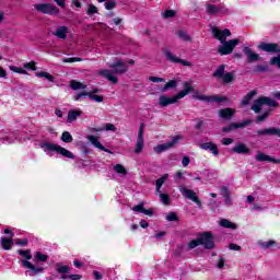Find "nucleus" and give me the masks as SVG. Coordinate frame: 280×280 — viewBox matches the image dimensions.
Instances as JSON below:
<instances>
[{"instance_id": "bb28decb", "label": "nucleus", "mask_w": 280, "mask_h": 280, "mask_svg": "<svg viewBox=\"0 0 280 280\" xmlns=\"http://www.w3.org/2000/svg\"><path fill=\"white\" fill-rule=\"evenodd\" d=\"M255 95H257V90H254V91H250L249 93H247V95H245L243 97V100L241 101V105L248 106L250 104V101L253 100V97H255Z\"/></svg>"}, {"instance_id": "13d9d810", "label": "nucleus", "mask_w": 280, "mask_h": 280, "mask_svg": "<svg viewBox=\"0 0 280 280\" xmlns=\"http://www.w3.org/2000/svg\"><path fill=\"white\" fill-rule=\"evenodd\" d=\"M144 209H145V208H143V202H141V203L135 206V207L132 208V211H136L137 213H143V210H144Z\"/></svg>"}, {"instance_id": "473e14b6", "label": "nucleus", "mask_w": 280, "mask_h": 280, "mask_svg": "<svg viewBox=\"0 0 280 280\" xmlns=\"http://www.w3.org/2000/svg\"><path fill=\"white\" fill-rule=\"evenodd\" d=\"M69 270H71V269L69 268V266H65V265H62V264H60V262H58V264L56 265V271H57L59 275H67V273L69 272Z\"/></svg>"}, {"instance_id": "5fc2aeb1", "label": "nucleus", "mask_w": 280, "mask_h": 280, "mask_svg": "<svg viewBox=\"0 0 280 280\" xmlns=\"http://www.w3.org/2000/svg\"><path fill=\"white\" fill-rule=\"evenodd\" d=\"M62 62H82V58L80 57L63 58Z\"/></svg>"}, {"instance_id": "338daca9", "label": "nucleus", "mask_w": 280, "mask_h": 280, "mask_svg": "<svg viewBox=\"0 0 280 280\" xmlns=\"http://www.w3.org/2000/svg\"><path fill=\"white\" fill-rule=\"evenodd\" d=\"M105 130L112 131V132H117V127H115V125H113V124H107L105 126Z\"/></svg>"}, {"instance_id": "6e6552de", "label": "nucleus", "mask_w": 280, "mask_h": 280, "mask_svg": "<svg viewBox=\"0 0 280 280\" xmlns=\"http://www.w3.org/2000/svg\"><path fill=\"white\" fill-rule=\"evenodd\" d=\"M162 54L165 56L166 60H168V62H172L173 65H182L183 67H194V63L178 58L176 55L172 54V50H170L168 48H162Z\"/></svg>"}, {"instance_id": "a19ab883", "label": "nucleus", "mask_w": 280, "mask_h": 280, "mask_svg": "<svg viewBox=\"0 0 280 280\" xmlns=\"http://www.w3.org/2000/svg\"><path fill=\"white\" fill-rule=\"evenodd\" d=\"M88 95H89L88 97L90 100H92L93 102H97L98 104L104 102V96H102V95H97V94H93V93H89Z\"/></svg>"}, {"instance_id": "f8f14e48", "label": "nucleus", "mask_w": 280, "mask_h": 280, "mask_svg": "<svg viewBox=\"0 0 280 280\" xmlns=\"http://www.w3.org/2000/svg\"><path fill=\"white\" fill-rule=\"evenodd\" d=\"M23 268H27L25 275L28 277H36V275H40V272L45 271V268L43 267H36L28 260H22Z\"/></svg>"}, {"instance_id": "3c124183", "label": "nucleus", "mask_w": 280, "mask_h": 280, "mask_svg": "<svg viewBox=\"0 0 280 280\" xmlns=\"http://www.w3.org/2000/svg\"><path fill=\"white\" fill-rule=\"evenodd\" d=\"M97 12H98L97 7H95L94 4H90L86 10V14L89 16H92V14H97Z\"/></svg>"}, {"instance_id": "aec40b11", "label": "nucleus", "mask_w": 280, "mask_h": 280, "mask_svg": "<svg viewBox=\"0 0 280 280\" xmlns=\"http://www.w3.org/2000/svg\"><path fill=\"white\" fill-rule=\"evenodd\" d=\"M235 113L236 110L234 108L226 107L219 110V117H221V119H225L226 121H231V119H233L235 116Z\"/></svg>"}, {"instance_id": "680f3d73", "label": "nucleus", "mask_w": 280, "mask_h": 280, "mask_svg": "<svg viewBox=\"0 0 280 280\" xmlns=\"http://www.w3.org/2000/svg\"><path fill=\"white\" fill-rule=\"evenodd\" d=\"M16 246H27L30 244V241L27 238L24 240H18L15 241Z\"/></svg>"}, {"instance_id": "7ed1b4c3", "label": "nucleus", "mask_w": 280, "mask_h": 280, "mask_svg": "<svg viewBox=\"0 0 280 280\" xmlns=\"http://www.w3.org/2000/svg\"><path fill=\"white\" fill-rule=\"evenodd\" d=\"M192 91H194V88L191 86V84L189 82H185L184 90L178 92L176 94V96L171 98L165 95H161L159 97V104H160V106H163V107L170 106V104H176V102H178V100H183V97H185L186 95H189V93H191Z\"/></svg>"}, {"instance_id": "5701e85b", "label": "nucleus", "mask_w": 280, "mask_h": 280, "mask_svg": "<svg viewBox=\"0 0 280 280\" xmlns=\"http://www.w3.org/2000/svg\"><path fill=\"white\" fill-rule=\"evenodd\" d=\"M221 191L224 198V205H226V207H231L233 205V200L231 199V191H229V187L223 186Z\"/></svg>"}, {"instance_id": "58836bf2", "label": "nucleus", "mask_w": 280, "mask_h": 280, "mask_svg": "<svg viewBox=\"0 0 280 280\" xmlns=\"http://www.w3.org/2000/svg\"><path fill=\"white\" fill-rule=\"evenodd\" d=\"M258 244L259 246H261V248H265V249L270 248L271 246H277V242L273 240H270L268 242H259Z\"/></svg>"}, {"instance_id": "b1692460", "label": "nucleus", "mask_w": 280, "mask_h": 280, "mask_svg": "<svg viewBox=\"0 0 280 280\" xmlns=\"http://www.w3.org/2000/svg\"><path fill=\"white\" fill-rule=\"evenodd\" d=\"M52 34L54 36H57V38H61L62 40H65L67 38V34H69V27L59 26Z\"/></svg>"}, {"instance_id": "4468645a", "label": "nucleus", "mask_w": 280, "mask_h": 280, "mask_svg": "<svg viewBox=\"0 0 280 280\" xmlns=\"http://www.w3.org/2000/svg\"><path fill=\"white\" fill-rule=\"evenodd\" d=\"M179 191L182 196H184L188 200H192V202H195L198 207H202V202L200 201L198 196H196V192L194 190L179 186Z\"/></svg>"}, {"instance_id": "e2e57ef3", "label": "nucleus", "mask_w": 280, "mask_h": 280, "mask_svg": "<svg viewBox=\"0 0 280 280\" xmlns=\"http://www.w3.org/2000/svg\"><path fill=\"white\" fill-rule=\"evenodd\" d=\"M145 128V124L141 122L140 124V129L138 131V139H143V130Z\"/></svg>"}, {"instance_id": "8fccbe9b", "label": "nucleus", "mask_w": 280, "mask_h": 280, "mask_svg": "<svg viewBox=\"0 0 280 280\" xmlns=\"http://www.w3.org/2000/svg\"><path fill=\"white\" fill-rule=\"evenodd\" d=\"M35 258L37 261H47V259H49V256L40 253V252H37L36 255H35Z\"/></svg>"}, {"instance_id": "20e7f679", "label": "nucleus", "mask_w": 280, "mask_h": 280, "mask_svg": "<svg viewBox=\"0 0 280 280\" xmlns=\"http://www.w3.org/2000/svg\"><path fill=\"white\" fill-rule=\"evenodd\" d=\"M226 65L218 66L217 70L213 72L212 77L218 78V80H222L223 84H231V82H235V72H225Z\"/></svg>"}, {"instance_id": "f3484780", "label": "nucleus", "mask_w": 280, "mask_h": 280, "mask_svg": "<svg viewBox=\"0 0 280 280\" xmlns=\"http://www.w3.org/2000/svg\"><path fill=\"white\" fill-rule=\"evenodd\" d=\"M255 160L258 162V163H264V162H267V163H275V164H279L280 163V160L279 159H275L261 151H257V154L255 156Z\"/></svg>"}, {"instance_id": "f03ea898", "label": "nucleus", "mask_w": 280, "mask_h": 280, "mask_svg": "<svg viewBox=\"0 0 280 280\" xmlns=\"http://www.w3.org/2000/svg\"><path fill=\"white\" fill-rule=\"evenodd\" d=\"M39 148H42V150H44V152L47 153L48 156H54V153H56L60 154L61 156H65V159H75V155H73L71 151L56 143L42 142L39 143Z\"/></svg>"}, {"instance_id": "4c0bfd02", "label": "nucleus", "mask_w": 280, "mask_h": 280, "mask_svg": "<svg viewBox=\"0 0 280 280\" xmlns=\"http://www.w3.org/2000/svg\"><path fill=\"white\" fill-rule=\"evenodd\" d=\"M141 152H143V139H137L136 142V149H135V153L136 154H141Z\"/></svg>"}, {"instance_id": "7c9ffc66", "label": "nucleus", "mask_w": 280, "mask_h": 280, "mask_svg": "<svg viewBox=\"0 0 280 280\" xmlns=\"http://www.w3.org/2000/svg\"><path fill=\"white\" fill-rule=\"evenodd\" d=\"M206 12H207V14H209L210 16H215V14H219L218 5H214V4H207V5H206Z\"/></svg>"}, {"instance_id": "e433bc0d", "label": "nucleus", "mask_w": 280, "mask_h": 280, "mask_svg": "<svg viewBox=\"0 0 280 280\" xmlns=\"http://www.w3.org/2000/svg\"><path fill=\"white\" fill-rule=\"evenodd\" d=\"M198 246H201L199 236L188 243V250H194V248H198Z\"/></svg>"}, {"instance_id": "c03bdc74", "label": "nucleus", "mask_w": 280, "mask_h": 280, "mask_svg": "<svg viewBox=\"0 0 280 280\" xmlns=\"http://www.w3.org/2000/svg\"><path fill=\"white\" fill-rule=\"evenodd\" d=\"M9 69H10V71H13L14 73H22L24 75H27V71L23 68H19L16 66H10Z\"/></svg>"}, {"instance_id": "2eb2a0df", "label": "nucleus", "mask_w": 280, "mask_h": 280, "mask_svg": "<svg viewBox=\"0 0 280 280\" xmlns=\"http://www.w3.org/2000/svg\"><path fill=\"white\" fill-rule=\"evenodd\" d=\"M243 54L246 56L247 58V62L253 63V62H259V60H261V56H259V54H256L255 51H253V48L245 46L243 48Z\"/></svg>"}, {"instance_id": "dca6fc26", "label": "nucleus", "mask_w": 280, "mask_h": 280, "mask_svg": "<svg viewBox=\"0 0 280 280\" xmlns=\"http://www.w3.org/2000/svg\"><path fill=\"white\" fill-rule=\"evenodd\" d=\"M256 135H258V137H279L280 138V128L270 127L266 129H260L256 131Z\"/></svg>"}, {"instance_id": "72a5a7b5", "label": "nucleus", "mask_w": 280, "mask_h": 280, "mask_svg": "<svg viewBox=\"0 0 280 280\" xmlns=\"http://www.w3.org/2000/svg\"><path fill=\"white\" fill-rule=\"evenodd\" d=\"M269 71L268 65H257L254 68V73H266Z\"/></svg>"}, {"instance_id": "ea45409f", "label": "nucleus", "mask_w": 280, "mask_h": 280, "mask_svg": "<svg viewBox=\"0 0 280 280\" xmlns=\"http://www.w3.org/2000/svg\"><path fill=\"white\" fill-rule=\"evenodd\" d=\"M114 171L117 173V174H122L124 176H126L128 174V172L126 171V167H124V165L121 164H116L114 166Z\"/></svg>"}, {"instance_id": "6e6d98bb", "label": "nucleus", "mask_w": 280, "mask_h": 280, "mask_svg": "<svg viewBox=\"0 0 280 280\" xmlns=\"http://www.w3.org/2000/svg\"><path fill=\"white\" fill-rule=\"evenodd\" d=\"M82 97H89L88 92H80L79 94L73 96L74 102H79V100H82Z\"/></svg>"}, {"instance_id": "79ce46f5", "label": "nucleus", "mask_w": 280, "mask_h": 280, "mask_svg": "<svg viewBox=\"0 0 280 280\" xmlns=\"http://www.w3.org/2000/svg\"><path fill=\"white\" fill-rule=\"evenodd\" d=\"M18 253L21 255V257H25L27 260L32 259V250L31 249H19Z\"/></svg>"}, {"instance_id": "f257e3e1", "label": "nucleus", "mask_w": 280, "mask_h": 280, "mask_svg": "<svg viewBox=\"0 0 280 280\" xmlns=\"http://www.w3.org/2000/svg\"><path fill=\"white\" fill-rule=\"evenodd\" d=\"M108 67L109 69H113V71L100 70L98 75H102V78H105L108 82H112V84H117L119 82V79H117L116 75H124V73H128V66L121 59L115 60Z\"/></svg>"}, {"instance_id": "a878e982", "label": "nucleus", "mask_w": 280, "mask_h": 280, "mask_svg": "<svg viewBox=\"0 0 280 280\" xmlns=\"http://www.w3.org/2000/svg\"><path fill=\"white\" fill-rule=\"evenodd\" d=\"M78 117H82V112L80 110H69L67 124H73V121L78 120Z\"/></svg>"}, {"instance_id": "de8ad7c7", "label": "nucleus", "mask_w": 280, "mask_h": 280, "mask_svg": "<svg viewBox=\"0 0 280 280\" xmlns=\"http://www.w3.org/2000/svg\"><path fill=\"white\" fill-rule=\"evenodd\" d=\"M166 221L167 222H178V215L176 214V212H170L166 215Z\"/></svg>"}, {"instance_id": "39448f33", "label": "nucleus", "mask_w": 280, "mask_h": 280, "mask_svg": "<svg viewBox=\"0 0 280 280\" xmlns=\"http://www.w3.org/2000/svg\"><path fill=\"white\" fill-rule=\"evenodd\" d=\"M219 40L221 43V46L218 48V54H220V56H229L230 54H233V49L240 45V39L226 40L222 37H219Z\"/></svg>"}, {"instance_id": "ddd939ff", "label": "nucleus", "mask_w": 280, "mask_h": 280, "mask_svg": "<svg viewBox=\"0 0 280 280\" xmlns=\"http://www.w3.org/2000/svg\"><path fill=\"white\" fill-rule=\"evenodd\" d=\"M178 141H180V137L178 136L173 137L171 141L166 143L158 144L154 148V152H156V154H161L162 152H166V150H172V148H174V145H176Z\"/></svg>"}, {"instance_id": "c85d7f7f", "label": "nucleus", "mask_w": 280, "mask_h": 280, "mask_svg": "<svg viewBox=\"0 0 280 280\" xmlns=\"http://www.w3.org/2000/svg\"><path fill=\"white\" fill-rule=\"evenodd\" d=\"M86 139L94 145V148H97L98 150H106L105 147L101 142L97 141V137L95 136H88Z\"/></svg>"}, {"instance_id": "864d4df0", "label": "nucleus", "mask_w": 280, "mask_h": 280, "mask_svg": "<svg viewBox=\"0 0 280 280\" xmlns=\"http://www.w3.org/2000/svg\"><path fill=\"white\" fill-rule=\"evenodd\" d=\"M178 36L179 38H182V40H186L187 43L191 40V37L187 35V33H185L184 31H179Z\"/></svg>"}, {"instance_id": "c756f323", "label": "nucleus", "mask_w": 280, "mask_h": 280, "mask_svg": "<svg viewBox=\"0 0 280 280\" xmlns=\"http://www.w3.org/2000/svg\"><path fill=\"white\" fill-rule=\"evenodd\" d=\"M70 89H72V91H80L86 89V85L80 81L72 80L70 81Z\"/></svg>"}, {"instance_id": "603ef678", "label": "nucleus", "mask_w": 280, "mask_h": 280, "mask_svg": "<svg viewBox=\"0 0 280 280\" xmlns=\"http://www.w3.org/2000/svg\"><path fill=\"white\" fill-rule=\"evenodd\" d=\"M115 8H117V2L116 1H114V0L108 1L107 0V2H105V9L106 10H115Z\"/></svg>"}, {"instance_id": "a18cd8bd", "label": "nucleus", "mask_w": 280, "mask_h": 280, "mask_svg": "<svg viewBox=\"0 0 280 280\" xmlns=\"http://www.w3.org/2000/svg\"><path fill=\"white\" fill-rule=\"evenodd\" d=\"M162 16L164 19H174V16H176V11L174 10H166L162 13Z\"/></svg>"}, {"instance_id": "bf43d9fd", "label": "nucleus", "mask_w": 280, "mask_h": 280, "mask_svg": "<svg viewBox=\"0 0 280 280\" xmlns=\"http://www.w3.org/2000/svg\"><path fill=\"white\" fill-rule=\"evenodd\" d=\"M183 248H184L183 245L177 246V248L174 250L173 255L175 257H180L183 255Z\"/></svg>"}, {"instance_id": "09e8293b", "label": "nucleus", "mask_w": 280, "mask_h": 280, "mask_svg": "<svg viewBox=\"0 0 280 280\" xmlns=\"http://www.w3.org/2000/svg\"><path fill=\"white\" fill-rule=\"evenodd\" d=\"M159 198L161 199V202H163V205H170V195L160 192Z\"/></svg>"}, {"instance_id": "9b49d317", "label": "nucleus", "mask_w": 280, "mask_h": 280, "mask_svg": "<svg viewBox=\"0 0 280 280\" xmlns=\"http://www.w3.org/2000/svg\"><path fill=\"white\" fill-rule=\"evenodd\" d=\"M257 47L260 51H266L267 54H280V45L277 43L260 42Z\"/></svg>"}, {"instance_id": "2f4dec72", "label": "nucleus", "mask_w": 280, "mask_h": 280, "mask_svg": "<svg viewBox=\"0 0 280 280\" xmlns=\"http://www.w3.org/2000/svg\"><path fill=\"white\" fill-rule=\"evenodd\" d=\"M220 226H223V229H232L233 231H235V229H237V225H235V223H232L231 221H229L226 219H222L220 221Z\"/></svg>"}, {"instance_id": "37998d69", "label": "nucleus", "mask_w": 280, "mask_h": 280, "mask_svg": "<svg viewBox=\"0 0 280 280\" xmlns=\"http://www.w3.org/2000/svg\"><path fill=\"white\" fill-rule=\"evenodd\" d=\"M37 78H46L49 82H54V75L49 74L48 72H37Z\"/></svg>"}, {"instance_id": "69168bd1", "label": "nucleus", "mask_w": 280, "mask_h": 280, "mask_svg": "<svg viewBox=\"0 0 280 280\" xmlns=\"http://www.w3.org/2000/svg\"><path fill=\"white\" fill-rule=\"evenodd\" d=\"M189 163H191V160L189 159V156L185 155L182 160L183 167H187Z\"/></svg>"}, {"instance_id": "0e129e2a", "label": "nucleus", "mask_w": 280, "mask_h": 280, "mask_svg": "<svg viewBox=\"0 0 280 280\" xmlns=\"http://www.w3.org/2000/svg\"><path fill=\"white\" fill-rule=\"evenodd\" d=\"M235 140H233V138H223L222 140H221V143L223 144V145H231V143H233Z\"/></svg>"}, {"instance_id": "774afa93", "label": "nucleus", "mask_w": 280, "mask_h": 280, "mask_svg": "<svg viewBox=\"0 0 280 280\" xmlns=\"http://www.w3.org/2000/svg\"><path fill=\"white\" fill-rule=\"evenodd\" d=\"M149 80H150V82H156V83L165 82V79L159 78V77H150Z\"/></svg>"}, {"instance_id": "393cba45", "label": "nucleus", "mask_w": 280, "mask_h": 280, "mask_svg": "<svg viewBox=\"0 0 280 280\" xmlns=\"http://www.w3.org/2000/svg\"><path fill=\"white\" fill-rule=\"evenodd\" d=\"M12 244H14V241L12 240V237H10V238L1 237L0 238V245L3 250H12Z\"/></svg>"}, {"instance_id": "4be33fe9", "label": "nucleus", "mask_w": 280, "mask_h": 280, "mask_svg": "<svg viewBox=\"0 0 280 280\" xmlns=\"http://www.w3.org/2000/svg\"><path fill=\"white\" fill-rule=\"evenodd\" d=\"M201 150H209L214 156H218L220 154V151L218 150V145L213 142H205L199 145Z\"/></svg>"}, {"instance_id": "1a4fd4ad", "label": "nucleus", "mask_w": 280, "mask_h": 280, "mask_svg": "<svg viewBox=\"0 0 280 280\" xmlns=\"http://www.w3.org/2000/svg\"><path fill=\"white\" fill-rule=\"evenodd\" d=\"M199 242L206 250H213L215 248V241H213V233L211 232H203L198 234Z\"/></svg>"}, {"instance_id": "a211bd4d", "label": "nucleus", "mask_w": 280, "mask_h": 280, "mask_svg": "<svg viewBox=\"0 0 280 280\" xmlns=\"http://www.w3.org/2000/svg\"><path fill=\"white\" fill-rule=\"evenodd\" d=\"M211 31H212L213 37L217 38V40H219V38H223V40H226V38H229V36H231V31L229 28L219 31L218 27L212 26Z\"/></svg>"}, {"instance_id": "052dcab7", "label": "nucleus", "mask_w": 280, "mask_h": 280, "mask_svg": "<svg viewBox=\"0 0 280 280\" xmlns=\"http://www.w3.org/2000/svg\"><path fill=\"white\" fill-rule=\"evenodd\" d=\"M224 264H226V260L224 259V257H220L215 266L217 268L222 270V268H224Z\"/></svg>"}, {"instance_id": "4d7b16f0", "label": "nucleus", "mask_w": 280, "mask_h": 280, "mask_svg": "<svg viewBox=\"0 0 280 280\" xmlns=\"http://www.w3.org/2000/svg\"><path fill=\"white\" fill-rule=\"evenodd\" d=\"M24 69L36 71V62L31 61V62L24 63Z\"/></svg>"}, {"instance_id": "c9c22d12", "label": "nucleus", "mask_w": 280, "mask_h": 280, "mask_svg": "<svg viewBox=\"0 0 280 280\" xmlns=\"http://www.w3.org/2000/svg\"><path fill=\"white\" fill-rule=\"evenodd\" d=\"M176 86H178L176 80H171L163 86L162 91L165 93V91H170V89H176Z\"/></svg>"}, {"instance_id": "0eeeda50", "label": "nucleus", "mask_w": 280, "mask_h": 280, "mask_svg": "<svg viewBox=\"0 0 280 280\" xmlns=\"http://www.w3.org/2000/svg\"><path fill=\"white\" fill-rule=\"evenodd\" d=\"M192 100H199V102H207L208 104L217 103L220 104L222 102H229V97L220 96V95H205L200 94V92H196L192 94Z\"/></svg>"}, {"instance_id": "9d476101", "label": "nucleus", "mask_w": 280, "mask_h": 280, "mask_svg": "<svg viewBox=\"0 0 280 280\" xmlns=\"http://www.w3.org/2000/svg\"><path fill=\"white\" fill-rule=\"evenodd\" d=\"M34 8L35 10H37V12H42V14L54 15L60 12V9L51 3H39L35 4Z\"/></svg>"}, {"instance_id": "6ab92c4d", "label": "nucleus", "mask_w": 280, "mask_h": 280, "mask_svg": "<svg viewBox=\"0 0 280 280\" xmlns=\"http://www.w3.org/2000/svg\"><path fill=\"white\" fill-rule=\"evenodd\" d=\"M250 124H253V120H250V119L245 120L241 124L232 122L229 126L223 127L222 131L223 132H231V130H236V128H246V126H250Z\"/></svg>"}, {"instance_id": "f704fd0d", "label": "nucleus", "mask_w": 280, "mask_h": 280, "mask_svg": "<svg viewBox=\"0 0 280 280\" xmlns=\"http://www.w3.org/2000/svg\"><path fill=\"white\" fill-rule=\"evenodd\" d=\"M61 141L63 143H71L73 141V136L69 131H63L61 135Z\"/></svg>"}, {"instance_id": "423d86ee", "label": "nucleus", "mask_w": 280, "mask_h": 280, "mask_svg": "<svg viewBox=\"0 0 280 280\" xmlns=\"http://www.w3.org/2000/svg\"><path fill=\"white\" fill-rule=\"evenodd\" d=\"M261 106L277 108V106H279V103L268 96H260L258 100L254 101V104L252 105V110H254V113H260Z\"/></svg>"}, {"instance_id": "412c9836", "label": "nucleus", "mask_w": 280, "mask_h": 280, "mask_svg": "<svg viewBox=\"0 0 280 280\" xmlns=\"http://www.w3.org/2000/svg\"><path fill=\"white\" fill-rule=\"evenodd\" d=\"M232 152H234V154H253L250 149L245 143L236 144L234 148H232Z\"/></svg>"}, {"instance_id": "cd10ccee", "label": "nucleus", "mask_w": 280, "mask_h": 280, "mask_svg": "<svg viewBox=\"0 0 280 280\" xmlns=\"http://www.w3.org/2000/svg\"><path fill=\"white\" fill-rule=\"evenodd\" d=\"M170 178L168 174H164L162 177H160L158 180H155V191L156 194H161V187L165 184V180Z\"/></svg>"}, {"instance_id": "49530a36", "label": "nucleus", "mask_w": 280, "mask_h": 280, "mask_svg": "<svg viewBox=\"0 0 280 280\" xmlns=\"http://www.w3.org/2000/svg\"><path fill=\"white\" fill-rule=\"evenodd\" d=\"M269 63H270L272 67H278V69H280V55H278L277 57H272V58L269 60Z\"/></svg>"}]
</instances>
